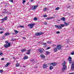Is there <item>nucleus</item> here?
Returning a JSON list of instances; mask_svg holds the SVG:
<instances>
[{"instance_id":"obj_3","label":"nucleus","mask_w":74,"mask_h":74,"mask_svg":"<svg viewBox=\"0 0 74 74\" xmlns=\"http://www.w3.org/2000/svg\"><path fill=\"white\" fill-rule=\"evenodd\" d=\"M34 25H36V24L33 23L30 24H29L27 25V26L29 27H30V28L32 29V28H33V26H34Z\"/></svg>"},{"instance_id":"obj_5","label":"nucleus","mask_w":74,"mask_h":74,"mask_svg":"<svg viewBox=\"0 0 74 74\" xmlns=\"http://www.w3.org/2000/svg\"><path fill=\"white\" fill-rule=\"evenodd\" d=\"M37 8V5L33 6L32 7V9L33 10H36V8Z\"/></svg>"},{"instance_id":"obj_13","label":"nucleus","mask_w":74,"mask_h":74,"mask_svg":"<svg viewBox=\"0 0 74 74\" xmlns=\"http://www.w3.org/2000/svg\"><path fill=\"white\" fill-rule=\"evenodd\" d=\"M4 47H5V48H8V45L7 44H5L4 45Z\"/></svg>"},{"instance_id":"obj_35","label":"nucleus","mask_w":74,"mask_h":74,"mask_svg":"<svg viewBox=\"0 0 74 74\" xmlns=\"http://www.w3.org/2000/svg\"><path fill=\"white\" fill-rule=\"evenodd\" d=\"M51 41H48L47 42V43H48V44H51Z\"/></svg>"},{"instance_id":"obj_26","label":"nucleus","mask_w":74,"mask_h":74,"mask_svg":"<svg viewBox=\"0 0 74 74\" xmlns=\"http://www.w3.org/2000/svg\"><path fill=\"white\" fill-rule=\"evenodd\" d=\"M14 32L16 34H17V33H18V32L16 30H15Z\"/></svg>"},{"instance_id":"obj_15","label":"nucleus","mask_w":74,"mask_h":74,"mask_svg":"<svg viewBox=\"0 0 74 74\" xmlns=\"http://www.w3.org/2000/svg\"><path fill=\"white\" fill-rule=\"evenodd\" d=\"M40 56L42 58H45V56L43 55V54H41Z\"/></svg>"},{"instance_id":"obj_48","label":"nucleus","mask_w":74,"mask_h":74,"mask_svg":"<svg viewBox=\"0 0 74 74\" xmlns=\"http://www.w3.org/2000/svg\"><path fill=\"white\" fill-rule=\"evenodd\" d=\"M4 38H5V37H4V36H3L2 37V39H3V40L4 39Z\"/></svg>"},{"instance_id":"obj_11","label":"nucleus","mask_w":74,"mask_h":74,"mask_svg":"<svg viewBox=\"0 0 74 74\" xmlns=\"http://www.w3.org/2000/svg\"><path fill=\"white\" fill-rule=\"evenodd\" d=\"M56 64H57L56 63H51V65H52V66H56Z\"/></svg>"},{"instance_id":"obj_34","label":"nucleus","mask_w":74,"mask_h":74,"mask_svg":"<svg viewBox=\"0 0 74 74\" xmlns=\"http://www.w3.org/2000/svg\"><path fill=\"white\" fill-rule=\"evenodd\" d=\"M25 2H26V0H23V4H24V3H25Z\"/></svg>"},{"instance_id":"obj_12","label":"nucleus","mask_w":74,"mask_h":74,"mask_svg":"<svg viewBox=\"0 0 74 74\" xmlns=\"http://www.w3.org/2000/svg\"><path fill=\"white\" fill-rule=\"evenodd\" d=\"M10 62H8L5 66V67H8V66H9V65H10Z\"/></svg>"},{"instance_id":"obj_30","label":"nucleus","mask_w":74,"mask_h":74,"mask_svg":"<svg viewBox=\"0 0 74 74\" xmlns=\"http://www.w3.org/2000/svg\"><path fill=\"white\" fill-rule=\"evenodd\" d=\"M34 21H37V17H35L34 18Z\"/></svg>"},{"instance_id":"obj_46","label":"nucleus","mask_w":74,"mask_h":74,"mask_svg":"<svg viewBox=\"0 0 74 74\" xmlns=\"http://www.w3.org/2000/svg\"><path fill=\"white\" fill-rule=\"evenodd\" d=\"M56 33L57 34H59V33H60V32L59 31H57L56 32Z\"/></svg>"},{"instance_id":"obj_23","label":"nucleus","mask_w":74,"mask_h":74,"mask_svg":"<svg viewBox=\"0 0 74 74\" xmlns=\"http://www.w3.org/2000/svg\"><path fill=\"white\" fill-rule=\"evenodd\" d=\"M20 65L19 63H17L16 64V67H19V66Z\"/></svg>"},{"instance_id":"obj_56","label":"nucleus","mask_w":74,"mask_h":74,"mask_svg":"<svg viewBox=\"0 0 74 74\" xmlns=\"http://www.w3.org/2000/svg\"><path fill=\"white\" fill-rule=\"evenodd\" d=\"M37 67H38L37 66L35 67V69H37Z\"/></svg>"},{"instance_id":"obj_49","label":"nucleus","mask_w":74,"mask_h":74,"mask_svg":"<svg viewBox=\"0 0 74 74\" xmlns=\"http://www.w3.org/2000/svg\"><path fill=\"white\" fill-rule=\"evenodd\" d=\"M1 20H2V21H4V18H3L2 19H1Z\"/></svg>"},{"instance_id":"obj_62","label":"nucleus","mask_w":74,"mask_h":74,"mask_svg":"<svg viewBox=\"0 0 74 74\" xmlns=\"http://www.w3.org/2000/svg\"><path fill=\"white\" fill-rule=\"evenodd\" d=\"M45 19H48V18H46Z\"/></svg>"},{"instance_id":"obj_29","label":"nucleus","mask_w":74,"mask_h":74,"mask_svg":"<svg viewBox=\"0 0 74 74\" xmlns=\"http://www.w3.org/2000/svg\"><path fill=\"white\" fill-rule=\"evenodd\" d=\"M60 9V8H59V7H58L56 8L55 10H59Z\"/></svg>"},{"instance_id":"obj_36","label":"nucleus","mask_w":74,"mask_h":74,"mask_svg":"<svg viewBox=\"0 0 74 74\" xmlns=\"http://www.w3.org/2000/svg\"><path fill=\"white\" fill-rule=\"evenodd\" d=\"M46 53L47 54H49L50 53V52H49V51H47Z\"/></svg>"},{"instance_id":"obj_53","label":"nucleus","mask_w":74,"mask_h":74,"mask_svg":"<svg viewBox=\"0 0 74 74\" xmlns=\"http://www.w3.org/2000/svg\"><path fill=\"white\" fill-rule=\"evenodd\" d=\"M23 39H24V40H25V39H26V38L25 37H23Z\"/></svg>"},{"instance_id":"obj_60","label":"nucleus","mask_w":74,"mask_h":74,"mask_svg":"<svg viewBox=\"0 0 74 74\" xmlns=\"http://www.w3.org/2000/svg\"><path fill=\"white\" fill-rule=\"evenodd\" d=\"M32 2L33 1V0H30Z\"/></svg>"},{"instance_id":"obj_40","label":"nucleus","mask_w":74,"mask_h":74,"mask_svg":"<svg viewBox=\"0 0 74 74\" xmlns=\"http://www.w3.org/2000/svg\"><path fill=\"white\" fill-rule=\"evenodd\" d=\"M48 65H52V63H49L47 64Z\"/></svg>"},{"instance_id":"obj_32","label":"nucleus","mask_w":74,"mask_h":74,"mask_svg":"<svg viewBox=\"0 0 74 74\" xmlns=\"http://www.w3.org/2000/svg\"><path fill=\"white\" fill-rule=\"evenodd\" d=\"M52 18H52V17H50L47 18V19H48V20H49V19H52Z\"/></svg>"},{"instance_id":"obj_43","label":"nucleus","mask_w":74,"mask_h":74,"mask_svg":"<svg viewBox=\"0 0 74 74\" xmlns=\"http://www.w3.org/2000/svg\"><path fill=\"white\" fill-rule=\"evenodd\" d=\"M44 17H47V15L46 14L44 15Z\"/></svg>"},{"instance_id":"obj_21","label":"nucleus","mask_w":74,"mask_h":74,"mask_svg":"<svg viewBox=\"0 0 74 74\" xmlns=\"http://www.w3.org/2000/svg\"><path fill=\"white\" fill-rule=\"evenodd\" d=\"M7 16H6L3 18V19H4V21H6L7 20Z\"/></svg>"},{"instance_id":"obj_33","label":"nucleus","mask_w":74,"mask_h":74,"mask_svg":"<svg viewBox=\"0 0 74 74\" xmlns=\"http://www.w3.org/2000/svg\"><path fill=\"white\" fill-rule=\"evenodd\" d=\"M72 60H69V63H71V64L72 63Z\"/></svg>"},{"instance_id":"obj_44","label":"nucleus","mask_w":74,"mask_h":74,"mask_svg":"<svg viewBox=\"0 0 74 74\" xmlns=\"http://www.w3.org/2000/svg\"><path fill=\"white\" fill-rule=\"evenodd\" d=\"M51 48V47H48L47 48V49H50Z\"/></svg>"},{"instance_id":"obj_18","label":"nucleus","mask_w":74,"mask_h":74,"mask_svg":"<svg viewBox=\"0 0 74 74\" xmlns=\"http://www.w3.org/2000/svg\"><path fill=\"white\" fill-rule=\"evenodd\" d=\"M49 10V9H47V8H44L43 11H45L46 10Z\"/></svg>"},{"instance_id":"obj_19","label":"nucleus","mask_w":74,"mask_h":74,"mask_svg":"<svg viewBox=\"0 0 74 74\" xmlns=\"http://www.w3.org/2000/svg\"><path fill=\"white\" fill-rule=\"evenodd\" d=\"M61 19L63 21H65V17H62L61 18Z\"/></svg>"},{"instance_id":"obj_58","label":"nucleus","mask_w":74,"mask_h":74,"mask_svg":"<svg viewBox=\"0 0 74 74\" xmlns=\"http://www.w3.org/2000/svg\"><path fill=\"white\" fill-rule=\"evenodd\" d=\"M71 74H74V73H70Z\"/></svg>"},{"instance_id":"obj_57","label":"nucleus","mask_w":74,"mask_h":74,"mask_svg":"<svg viewBox=\"0 0 74 74\" xmlns=\"http://www.w3.org/2000/svg\"><path fill=\"white\" fill-rule=\"evenodd\" d=\"M18 27H21V26H20V25H18Z\"/></svg>"},{"instance_id":"obj_64","label":"nucleus","mask_w":74,"mask_h":74,"mask_svg":"<svg viewBox=\"0 0 74 74\" xmlns=\"http://www.w3.org/2000/svg\"><path fill=\"white\" fill-rule=\"evenodd\" d=\"M45 47H47V45H45Z\"/></svg>"},{"instance_id":"obj_45","label":"nucleus","mask_w":74,"mask_h":74,"mask_svg":"<svg viewBox=\"0 0 74 74\" xmlns=\"http://www.w3.org/2000/svg\"><path fill=\"white\" fill-rule=\"evenodd\" d=\"M10 1H11V2H12V3H13V0H10Z\"/></svg>"},{"instance_id":"obj_38","label":"nucleus","mask_w":74,"mask_h":74,"mask_svg":"<svg viewBox=\"0 0 74 74\" xmlns=\"http://www.w3.org/2000/svg\"><path fill=\"white\" fill-rule=\"evenodd\" d=\"M42 45H46V44H47V43H44L43 42H42Z\"/></svg>"},{"instance_id":"obj_50","label":"nucleus","mask_w":74,"mask_h":74,"mask_svg":"<svg viewBox=\"0 0 74 74\" xmlns=\"http://www.w3.org/2000/svg\"><path fill=\"white\" fill-rule=\"evenodd\" d=\"M20 27H21V28L24 27V26H21Z\"/></svg>"},{"instance_id":"obj_7","label":"nucleus","mask_w":74,"mask_h":74,"mask_svg":"<svg viewBox=\"0 0 74 74\" xmlns=\"http://www.w3.org/2000/svg\"><path fill=\"white\" fill-rule=\"evenodd\" d=\"M61 47H62L61 45H59L57 47V48L58 50H59V49H61Z\"/></svg>"},{"instance_id":"obj_55","label":"nucleus","mask_w":74,"mask_h":74,"mask_svg":"<svg viewBox=\"0 0 74 74\" xmlns=\"http://www.w3.org/2000/svg\"><path fill=\"white\" fill-rule=\"evenodd\" d=\"M8 14H11V13H10L9 12H8Z\"/></svg>"},{"instance_id":"obj_59","label":"nucleus","mask_w":74,"mask_h":74,"mask_svg":"<svg viewBox=\"0 0 74 74\" xmlns=\"http://www.w3.org/2000/svg\"><path fill=\"white\" fill-rule=\"evenodd\" d=\"M70 8V6H68V8Z\"/></svg>"},{"instance_id":"obj_22","label":"nucleus","mask_w":74,"mask_h":74,"mask_svg":"<svg viewBox=\"0 0 74 74\" xmlns=\"http://www.w3.org/2000/svg\"><path fill=\"white\" fill-rule=\"evenodd\" d=\"M53 66H50V67H49V69L50 70H52V69H53Z\"/></svg>"},{"instance_id":"obj_63","label":"nucleus","mask_w":74,"mask_h":74,"mask_svg":"<svg viewBox=\"0 0 74 74\" xmlns=\"http://www.w3.org/2000/svg\"><path fill=\"white\" fill-rule=\"evenodd\" d=\"M0 30H2V29H1V28L0 27Z\"/></svg>"},{"instance_id":"obj_24","label":"nucleus","mask_w":74,"mask_h":74,"mask_svg":"<svg viewBox=\"0 0 74 74\" xmlns=\"http://www.w3.org/2000/svg\"><path fill=\"white\" fill-rule=\"evenodd\" d=\"M16 39L12 38V39L11 40L12 41H16Z\"/></svg>"},{"instance_id":"obj_2","label":"nucleus","mask_w":74,"mask_h":74,"mask_svg":"<svg viewBox=\"0 0 74 74\" xmlns=\"http://www.w3.org/2000/svg\"><path fill=\"white\" fill-rule=\"evenodd\" d=\"M55 27H56L57 28H58L59 29H62V27H64V25L60 24V26L57 25H55Z\"/></svg>"},{"instance_id":"obj_14","label":"nucleus","mask_w":74,"mask_h":74,"mask_svg":"<svg viewBox=\"0 0 74 74\" xmlns=\"http://www.w3.org/2000/svg\"><path fill=\"white\" fill-rule=\"evenodd\" d=\"M53 49L54 52H57L58 51V49H57V48H54Z\"/></svg>"},{"instance_id":"obj_10","label":"nucleus","mask_w":74,"mask_h":74,"mask_svg":"<svg viewBox=\"0 0 74 74\" xmlns=\"http://www.w3.org/2000/svg\"><path fill=\"white\" fill-rule=\"evenodd\" d=\"M43 68H47V64H44L43 65Z\"/></svg>"},{"instance_id":"obj_4","label":"nucleus","mask_w":74,"mask_h":74,"mask_svg":"<svg viewBox=\"0 0 74 74\" xmlns=\"http://www.w3.org/2000/svg\"><path fill=\"white\" fill-rule=\"evenodd\" d=\"M43 32H40V33H36L35 34V36H40V35H42V34H43Z\"/></svg>"},{"instance_id":"obj_51","label":"nucleus","mask_w":74,"mask_h":74,"mask_svg":"<svg viewBox=\"0 0 74 74\" xmlns=\"http://www.w3.org/2000/svg\"><path fill=\"white\" fill-rule=\"evenodd\" d=\"M6 36L7 35H6V34H5L4 35V37H6Z\"/></svg>"},{"instance_id":"obj_17","label":"nucleus","mask_w":74,"mask_h":74,"mask_svg":"<svg viewBox=\"0 0 74 74\" xmlns=\"http://www.w3.org/2000/svg\"><path fill=\"white\" fill-rule=\"evenodd\" d=\"M68 60H72V58L71 57H69L68 58Z\"/></svg>"},{"instance_id":"obj_47","label":"nucleus","mask_w":74,"mask_h":74,"mask_svg":"<svg viewBox=\"0 0 74 74\" xmlns=\"http://www.w3.org/2000/svg\"><path fill=\"white\" fill-rule=\"evenodd\" d=\"M3 33H4V32L3 31H2V32H0V34H2Z\"/></svg>"},{"instance_id":"obj_25","label":"nucleus","mask_w":74,"mask_h":74,"mask_svg":"<svg viewBox=\"0 0 74 74\" xmlns=\"http://www.w3.org/2000/svg\"><path fill=\"white\" fill-rule=\"evenodd\" d=\"M71 55H74V51H73L71 52Z\"/></svg>"},{"instance_id":"obj_8","label":"nucleus","mask_w":74,"mask_h":74,"mask_svg":"<svg viewBox=\"0 0 74 74\" xmlns=\"http://www.w3.org/2000/svg\"><path fill=\"white\" fill-rule=\"evenodd\" d=\"M26 54L27 55H30V50H28L26 52Z\"/></svg>"},{"instance_id":"obj_41","label":"nucleus","mask_w":74,"mask_h":74,"mask_svg":"<svg viewBox=\"0 0 74 74\" xmlns=\"http://www.w3.org/2000/svg\"><path fill=\"white\" fill-rule=\"evenodd\" d=\"M43 23L44 24V25H47V23L46 22H45Z\"/></svg>"},{"instance_id":"obj_39","label":"nucleus","mask_w":74,"mask_h":74,"mask_svg":"<svg viewBox=\"0 0 74 74\" xmlns=\"http://www.w3.org/2000/svg\"><path fill=\"white\" fill-rule=\"evenodd\" d=\"M5 43L7 44H8L9 43V42H8V41H5Z\"/></svg>"},{"instance_id":"obj_42","label":"nucleus","mask_w":74,"mask_h":74,"mask_svg":"<svg viewBox=\"0 0 74 74\" xmlns=\"http://www.w3.org/2000/svg\"><path fill=\"white\" fill-rule=\"evenodd\" d=\"M0 72L1 73H3V70H0Z\"/></svg>"},{"instance_id":"obj_52","label":"nucleus","mask_w":74,"mask_h":74,"mask_svg":"<svg viewBox=\"0 0 74 74\" xmlns=\"http://www.w3.org/2000/svg\"><path fill=\"white\" fill-rule=\"evenodd\" d=\"M1 60H4V58H1Z\"/></svg>"},{"instance_id":"obj_6","label":"nucleus","mask_w":74,"mask_h":74,"mask_svg":"<svg viewBox=\"0 0 74 74\" xmlns=\"http://www.w3.org/2000/svg\"><path fill=\"white\" fill-rule=\"evenodd\" d=\"M38 51H40L41 53H43V51H44V49H41L40 48L39 49H38Z\"/></svg>"},{"instance_id":"obj_16","label":"nucleus","mask_w":74,"mask_h":74,"mask_svg":"<svg viewBox=\"0 0 74 74\" xmlns=\"http://www.w3.org/2000/svg\"><path fill=\"white\" fill-rule=\"evenodd\" d=\"M25 51H26V49H23L21 50V52H25Z\"/></svg>"},{"instance_id":"obj_20","label":"nucleus","mask_w":74,"mask_h":74,"mask_svg":"<svg viewBox=\"0 0 74 74\" xmlns=\"http://www.w3.org/2000/svg\"><path fill=\"white\" fill-rule=\"evenodd\" d=\"M64 24L65 26H67V25H69L67 23H66V22H65Z\"/></svg>"},{"instance_id":"obj_27","label":"nucleus","mask_w":74,"mask_h":74,"mask_svg":"<svg viewBox=\"0 0 74 74\" xmlns=\"http://www.w3.org/2000/svg\"><path fill=\"white\" fill-rule=\"evenodd\" d=\"M3 55V54L2 51L0 52V55H1V56H2Z\"/></svg>"},{"instance_id":"obj_1","label":"nucleus","mask_w":74,"mask_h":74,"mask_svg":"<svg viewBox=\"0 0 74 74\" xmlns=\"http://www.w3.org/2000/svg\"><path fill=\"white\" fill-rule=\"evenodd\" d=\"M62 66H63L62 69V71H64L67 68V66L66 65V62L64 61V62L62 63Z\"/></svg>"},{"instance_id":"obj_31","label":"nucleus","mask_w":74,"mask_h":74,"mask_svg":"<svg viewBox=\"0 0 74 74\" xmlns=\"http://www.w3.org/2000/svg\"><path fill=\"white\" fill-rule=\"evenodd\" d=\"M5 34H6V36H9V35H10V33H6Z\"/></svg>"},{"instance_id":"obj_9","label":"nucleus","mask_w":74,"mask_h":74,"mask_svg":"<svg viewBox=\"0 0 74 74\" xmlns=\"http://www.w3.org/2000/svg\"><path fill=\"white\" fill-rule=\"evenodd\" d=\"M71 69H74V62H73L71 65Z\"/></svg>"},{"instance_id":"obj_37","label":"nucleus","mask_w":74,"mask_h":74,"mask_svg":"<svg viewBox=\"0 0 74 74\" xmlns=\"http://www.w3.org/2000/svg\"><path fill=\"white\" fill-rule=\"evenodd\" d=\"M11 46V43H9L8 44V47H10Z\"/></svg>"},{"instance_id":"obj_28","label":"nucleus","mask_w":74,"mask_h":74,"mask_svg":"<svg viewBox=\"0 0 74 74\" xmlns=\"http://www.w3.org/2000/svg\"><path fill=\"white\" fill-rule=\"evenodd\" d=\"M28 58V57L27 56H25L24 58V59H27Z\"/></svg>"},{"instance_id":"obj_54","label":"nucleus","mask_w":74,"mask_h":74,"mask_svg":"<svg viewBox=\"0 0 74 74\" xmlns=\"http://www.w3.org/2000/svg\"><path fill=\"white\" fill-rule=\"evenodd\" d=\"M13 58L14 59H16V58H15V57H13Z\"/></svg>"},{"instance_id":"obj_61","label":"nucleus","mask_w":74,"mask_h":74,"mask_svg":"<svg viewBox=\"0 0 74 74\" xmlns=\"http://www.w3.org/2000/svg\"><path fill=\"white\" fill-rule=\"evenodd\" d=\"M3 21H1V23H3Z\"/></svg>"}]
</instances>
